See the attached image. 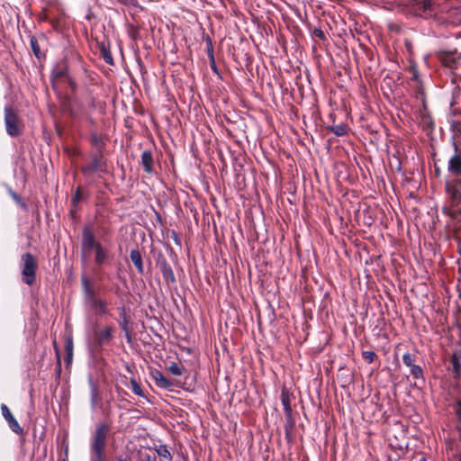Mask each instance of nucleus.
Returning a JSON list of instances; mask_svg holds the SVG:
<instances>
[{
  "label": "nucleus",
  "mask_w": 461,
  "mask_h": 461,
  "mask_svg": "<svg viewBox=\"0 0 461 461\" xmlns=\"http://www.w3.org/2000/svg\"><path fill=\"white\" fill-rule=\"evenodd\" d=\"M420 124L426 131H432L434 122L432 120V117L428 114L427 113H422L420 116Z\"/></svg>",
  "instance_id": "obj_20"
},
{
  "label": "nucleus",
  "mask_w": 461,
  "mask_h": 461,
  "mask_svg": "<svg viewBox=\"0 0 461 461\" xmlns=\"http://www.w3.org/2000/svg\"><path fill=\"white\" fill-rule=\"evenodd\" d=\"M451 362H452V367H453L454 373L456 375H459L461 374V365H460L459 359L456 354L453 355Z\"/></svg>",
  "instance_id": "obj_27"
},
{
  "label": "nucleus",
  "mask_w": 461,
  "mask_h": 461,
  "mask_svg": "<svg viewBox=\"0 0 461 461\" xmlns=\"http://www.w3.org/2000/svg\"><path fill=\"white\" fill-rule=\"evenodd\" d=\"M104 61L107 63V64H110L112 65L113 64V58L110 54H105L104 56Z\"/></svg>",
  "instance_id": "obj_37"
},
{
  "label": "nucleus",
  "mask_w": 461,
  "mask_h": 461,
  "mask_svg": "<svg viewBox=\"0 0 461 461\" xmlns=\"http://www.w3.org/2000/svg\"><path fill=\"white\" fill-rule=\"evenodd\" d=\"M448 170L453 174L461 173V157L459 155H454L448 161Z\"/></svg>",
  "instance_id": "obj_16"
},
{
  "label": "nucleus",
  "mask_w": 461,
  "mask_h": 461,
  "mask_svg": "<svg viewBox=\"0 0 461 461\" xmlns=\"http://www.w3.org/2000/svg\"><path fill=\"white\" fill-rule=\"evenodd\" d=\"M31 45H32V51L35 54V56L39 57L40 56V47L37 43V41L34 39H32Z\"/></svg>",
  "instance_id": "obj_32"
},
{
  "label": "nucleus",
  "mask_w": 461,
  "mask_h": 461,
  "mask_svg": "<svg viewBox=\"0 0 461 461\" xmlns=\"http://www.w3.org/2000/svg\"><path fill=\"white\" fill-rule=\"evenodd\" d=\"M151 377L154 380L156 385L159 388L168 389L172 386V383L158 370L152 371Z\"/></svg>",
  "instance_id": "obj_11"
},
{
  "label": "nucleus",
  "mask_w": 461,
  "mask_h": 461,
  "mask_svg": "<svg viewBox=\"0 0 461 461\" xmlns=\"http://www.w3.org/2000/svg\"><path fill=\"white\" fill-rule=\"evenodd\" d=\"M156 265L159 268L165 281L170 283L176 282L174 272L162 253L157 255Z\"/></svg>",
  "instance_id": "obj_6"
},
{
  "label": "nucleus",
  "mask_w": 461,
  "mask_h": 461,
  "mask_svg": "<svg viewBox=\"0 0 461 461\" xmlns=\"http://www.w3.org/2000/svg\"><path fill=\"white\" fill-rule=\"evenodd\" d=\"M141 165L148 174L153 172V156L150 151L145 150L141 154Z\"/></svg>",
  "instance_id": "obj_14"
},
{
  "label": "nucleus",
  "mask_w": 461,
  "mask_h": 461,
  "mask_svg": "<svg viewBox=\"0 0 461 461\" xmlns=\"http://www.w3.org/2000/svg\"><path fill=\"white\" fill-rule=\"evenodd\" d=\"M80 199H81V195H80V190L78 188L72 197V203H74V205H76L80 201Z\"/></svg>",
  "instance_id": "obj_34"
},
{
  "label": "nucleus",
  "mask_w": 461,
  "mask_h": 461,
  "mask_svg": "<svg viewBox=\"0 0 461 461\" xmlns=\"http://www.w3.org/2000/svg\"><path fill=\"white\" fill-rule=\"evenodd\" d=\"M61 461H68L67 459H62Z\"/></svg>",
  "instance_id": "obj_41"
},
{
  "label": "nucleus",
  "mask_w": 461,
  "mask_h": 461,
  "mask_svg": "<svg viewBox=\"0 0 461 461\" xmlns=\"http://www.w3.org/2000/svg\"><path fill=\"white\" fill-rule=\"evenodd\" d=\"M82 239L83 246L86 249H96L97 245H101L99 242L95 241V235L88 229L83 230Z\"/></svg>",
  "instance_id": "obj_12"
},
{
  "label": "nucleus",
  "mask_w": 461,
  "mask_h": 461,
  "mask_svg": "<svg viewBox=\"0 0 461 461\" xmlns=\"http://www.w3.org/2000/svg\"><path fill=\"white\" fill-rule=\"evenodd\" d=\"M410 372L414 379H416L418 382H421L422 384H424L425 380L423 376V371L420 366H412L411 367H410Z\"/></svg>",
  "instance_id": "obj_21"
},
{
  "label": "nucleus",
  "mask_w": 461,
  "mask_h": 461,
  "mask_svg": "<svg viewBox=\"0 0 461 461\" xmlns=\"http://www.w3.org/2000/svg\"><path fill=\"white\" fill-rule=\"evenodd\" d=\"M313 34L315 37H318L320 39L325 38L324 32L321 29H314Z\"/></svg>",
  "instance_id": "obj_36"
},
{
  "label": "nucleus",
  "mask_w": 461,
  "mask_h": 461,
  "mask_svg": "<svg viewBox=\"0 0 461 461\" xmlns=\"http://www.w3.org/2000/svg\"><path fill=\"white\" fill-rule=\"evenodd\" d=\"M450 105L455 107L456 105L461 106V87L455 86L452 92V99Z\"/></svg>",
  "instance_id": "obj_22"
},
{
  "label": "nucleus",
  "mask_w": 461,
  "mask_h": 461,
  "mask_svg": "<svg viewBox=\"0 0 461 461\" xmlns=\"http://www.w3.org/2000/svg\"><path fill=\"white\" fill-rule=\"evenodd\" d=\"M11 197L23 208H26V204L24 202L22 201L21 197L14 192L12 189H9L8 191Z\"/></svg>",
  "instance_id": "obj_28"
},
{
  "label": "nucleus",
  "mask_w": 461,
  "mask_h": 461,
  "mask_svg": "<svg viewBox=\"0 0 461 461\" xmlns=\"http://www.w3.org/2000/svg\"><path fill=\"white\" fill-rule=\"evenodd\" d=\"M90 384H91V402H92V404L94 405L96 401V398H97V390L92 381L90 382Z\"/></svg>",
  "instance_id": "obj_31"
},
{
  "label": "nucleus",
  "mask_w": 461,
  "mask_h": 461,
  "mask_svg": "<svg viewBox=\"0 0 461 461\" xmlns=\"http://www.w3.org/2000/svg\"><path fill=\"white\" fill-rule=\"evenodd\" d=\"M440 60L444 67L450 69L455 77L460 75L461 55L457 51L444 52L440 55Z\"/></svg>",
  "instance_id": "obj_4"
},
{
  "label": "nucleus",
  "mask_w": 461,
  "mask_h": 461,
  "mask_svg": "<svg viewBox=\"0 0 461 461\" xmlns=\"http://www.w3.org/2000/svg\"><path fill=\"white\" fill-rule=\"evenodd\" d=\"M85 305L87 309L94 312L95 314L104 315L109 312L107 301L101 298L100 296L86 302Z\"/></svg>",
  "instance_id": "obj_7"
},
{
  "label": "nucleus",
  "mask_w": 461,
  "mask_h": 461,
  "mask_svg": "<svg viewBox=\"0 0 461 461\" xmlns=\"http://www.w3.org/2000/svg\"><path fill=\"white\" fill-rule=\"evenodd\" d=\"M403 364L409 368L415 365V358L410 353H404L402 356Z\"/></svg>",
  "instance_id": "obj_25"
},
{
  "label": "nucleus",
  "mask_w": 461,
  "mask_h": 461,
  "mask_svg": "<svg viewBox=\"0 0 461 461\" xmlns=\"http://www.w3.org/2000/svg\"><path fill=\"white\" fill-rule=\"evenodd\" d=\"M5 124L9 136L17 137L21 134V122L18 114L10 106H5Z\"/></svg>",
  "instance_id": "obj_3"
},
{
  "label": "nucleus",
  "mask_w": 461,
  "mask_h": 461,
  "mask_svg": "<svg viewBox=\"0 0 461 461\" xmlns=\"http://www.w3.org/2000/svg\"><path fill=\"white\" fill-rule=\"evenodd\" d=\"M1 411H2L3 417L7 421L11 430L13 432L16 433L17 435H22L23 433V429L19 425L18 421L14 417V415L12 414V412L9 410V408L7 407V405H5V403H2L1 404Z\"/></svg>",
  "instance_id": "obj_8"
},
{
  "label": "nucleus",
  "mask_w": 461,
  "mask_h": 461,
  "mask_svg": "<svg viewBox=\"0 0 461 461\" xmlns=\"http://www.w3.org/2000/svg\"><path fill=\"white\" fill-rule=\"evenodd\" d=\"M81 285L83 291L84 303L90 300L99 297L90 279L85 275L81 276Z\"/></svg>",
  "instance_id": "obj_10"
},
{
  "label": "nucleus",
  "mask_w": 461,
  "mask_h": 461,
  "mask_svg": "<svg viewBox=\"0 0 461 461\" xmlns=\"http://www.w3.org/2000/svg\"><path fill=\"white\" fill-rule=\"evenodd\" d=\"M118 461H126L125 459H119Z\"/></svg>",
  "instance_id": "obj_40"
},
{
  "label": "nucleus",
  "mask_w": 461,
  "mask_h": 461,
  "mask_svg": "<svg viewBox=\"0 0 461 461\" xmlns=\"http://www.w3.org/2000/svg\"><path fill=\"white\" fill-rule=\"evenodd\" d=\"M376 355L373 351H364L363 352V357L365 360H366L368 363L374 362Z\"/></svg>",
  "instance_id": "obj_29"
},
{
  "label": "nucleus",
  "mask_w": 461,
  "mask_h": 461,
  "mask_svg": "<svg viewBox=\"0 0 461 461\" xmlns=\"http://www.w3.org/2000/svg\"><path fill=\"white\" fill-rule=\"evenodd\" d=\"M282 403L284 405L285 411L287 414H291L292 409H291V406H290L289 400L287 398L283 397L282 398Z\"/></svg>",
  "instance_id": "obj_33"
},
{
  "label": "nucleus",
  "mask_w": 461,
  "mask_h": 461,
  "mask_svg": "<svg viewBox=\"0 0 461 461\" xmlns=\"http://www.w3.org/2000/svg\"><path fill=\"white\" fill-rule=\"evenodd\" d=\"M154 450L157 452L158 456L166 461H172L173 456L167 447V445L159 444L155 445Z\"/></svg>",
  "instance_id": "obj_15"
},
{
  "label": "nucleus",
  "mask_w": 461,
  "mask_h": 461,
  "mask_svg": "<svg viewBox=\"0 0 461 461\" xmlns=\"http://www.w3.org/2000/svg\"><path fill=\"white\" fill-rule=\"evenodd\" d=\"M113 329L112 327H104L95 330V342L98 347L108 344L113 339Z\"/></svg>",
  "instance_id": "obj_9"
},
{
  "label": "nucleus",
  "mask_w": 461,
  "mask_h": 461,
  "mask_svg": "<svg viewBox=\"0 0 461 461\" xmlns=\"http://www.w3.org/2000/svg\"><path fill=\"white\" fill-rule=\"evenodd\" d=\"M327 131L334 133L336 136L342 137L348 133V126L344 123L327 126Z\"/></svg>",
  "instance_id": "obj_19"
},
{
  "label": "nucleus",
  "mask_w": 461,
  "mask_h": 461,
  "mask_svg": "<svg viewBox=\"0 0 461 461\" xmlns=\"http://www.w3.org/2000/svg\"><path fill=\"white\" fill-rule=\"evenodd\" d=\"M130 258L137 271L142 275L144 273V266L140 250L138 249H132L131 251Z\"/></svg>",
  "instance_id": "obj_13"
},
{
  "label": "nucleus",
  "mask_w": 461,
  "mask_h": 461,
  "mask_svg": "<svg viewBox=\"0 0 461 461\" xmlns=\"http://www.w3.org/2000/svg\"><path fill=\"white\" fill-rule=\"evenodd\" d=\"M131 388L136 395L140 397H145L142 389L140 388V384L134 378L131 379Z\"/></svg>",
  "instance_id": "obj_23"
},
{
  "label": "nucleus",
  "mask_w": 461,
  "mask_h": 461,
  "mask_svg": "<svg viewBox=\"0 0 461 461\" xmlns=\"http://www.w3.org/2000/svg\"><path fill=\"white\" fill-rule=\"evenodd\" d=\"M92 143L95 145H99L100 140L96 135L92 136Z\"/></svg>",
  "instance_id": "obj_38"
},
{
  "label": "nucleus",
  "mask_w": 461,
  "mask_h": 461,
  "mask_svg": "<svg viewBox=\"0 0 461 461\" xmlns=\"http://www.w3.org/2000/svg\"><path fill=\"white\" fill-rule=\"evenodd\" d=\"M422 7L424 11H435L436 8L434 6V3L430 0H424L422 3Z\"/></svg>",
  "instance_id": "obj_30"
},
{
  "label": "nucleus",
  "mask_w": 461,
  "mask_h": 461,
  "mask_svg": "<svg viewBox=\"0 0 461 461\" xmlns=\"http://www.w3.org/2000/svg\"><path fill=\"white\" fill-rule=\"evenodd\" d=\"M109 426L105 423L99 424L91 441V451L93 453L91 461H103V451L106 444V437Z\"/></svg>",
  "instance_id": "obj_1"
},
{
  "label": "nucleus",
  "mask_w": 461,
  "mask_h": 461,
  "mask_svg": "<svg viewBox=\"0 0 461 461\" xmlns=\"http://www.w3.org/2000/svg\"><path fill=\"white\" fill-rule=\"evenodd\" d=\"M106 167V160L102 154H92L90 162L82 167V173L87 176L94 173L105 172Z\"/></svg>",
  "instance_id": "obj_5"
},
{
  "label": "nucleus",
  "mask_w": 461,
  "mask_h": 461,
  "mask_svg": "<svg viewBox=\"0 0 461 461\" xmlns=\"http://www.w3.org/2000/svg\"><path fill=\"white\" fill-rule=\"evenodd\" d=\"M95 250V263L97 265H103L105 260L108 258V252L105 250L102 245H97Z\"/></svg>",
  "instance_id": "obj_18"
},
{
  "label": "nucleus",
  "mask_w": 461,
  "mask_h": 461,
  "mask_svg": "<svg viewBox=\"0 0 461 461\" xmlns=\"http://www.w3.org/2000/svg\"><path fill=\"white\" fill-rule=\"evenodd\" d=\"M20 268L22 281L28 285H32L36 281V271L38 269L35 257L29 252L23 253L21 256Z\"/></svg>",
  "instance_id": "obj_2"
},
{
  "label": "nucleus",
  "mask_w": 461,
  "mask_h": 461,
  "mask_svg": "<svg viewBox=\"0 0 461 461\" xmlns=\"http://www.w3.org/2000/svg\"><path fill=\"white\" fill-rule=\"evenodd\" d=\"M168 371L174 375H176V376H180L182 375L183 374V369L182 367L176 362H172L168 367H167Z\"/></svg>",
  "instance_id": "obj_24"
},
{
  "label": "nucleus",
  "mask_w": 461,
  "mask_h": 461,
  "mask_svg": "<svg viewBox=\"0 0 461 461\" xmlns=\"http://www.w3.org/2000/svg\"><path fill=\"white\" fill-rule=\"evenodd\" d=\"M66 348H67V351H68V357L69 359H71L73 345H72V341L70 339L68 341Z\"/></svg>",
  "instance_id": "obj_35"
},
{
  "label": "nucleus",
  "mask_w": 461,
  "mask_h": 461,
  "mask_svg": "<svg viewBox=\"0 0 461 461\" xmlns=\"http://www.w3.org/2000/svg\"><path fill=\"white\" fill-rule=\"evenodd\" d=\"M67 75V68L65 66L57 67L52 71V77L56 78H61Z\"/></svg>",
  "instance_id": "obj_26"
},
{
  "label": "nucleus",
  "mask_w": 461,
  "mask_h": 461,
  "mask_svg": "<svg viewBox=\"0 0 461 461\" xmlns=\"http://www.w3.org/2000/svg\"><path fill=\"white\" fill-rule=\"evenodd\" d=\"M147 461H151V459H150V456H148V457H147Z\"/></svg>",
  "instance_id": "obj_39"
},
{
  "label": "nucleus",
  "mask_w": 461,
  "mask_h": 461,
  "mask_svg": "<svg viewBox=\"0 0 461 461\" xmlns=\"http://www.w3.org/2000/svg\"><path fill=\"white\" fill-rule=\"evenodd\" d=\"M443 23H450L453 24L461 23V12L456 9H451L447 13V16L442 18Z\"/></svg>",
  "instance_id": "obj_17"
}]
</instances>
